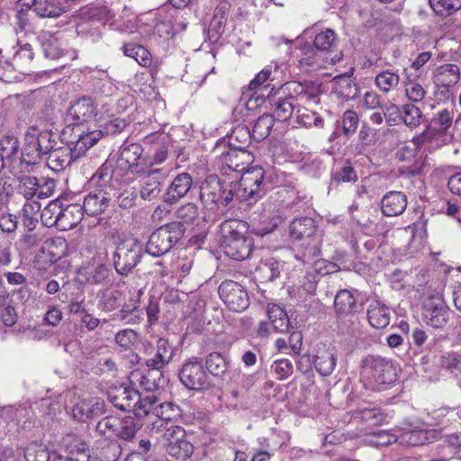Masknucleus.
Here are the masks:
<instances>
[{
	"label": "nucleus",
	"mask_w": 461,
	"mask_h": 461,
	"mask_svg": "<svg viewBox=\"0 0 461 461\" xmlns=\"http://www.w3.org/2000/svg\"><path fill=\"white\" fill-rule=\"evenodd\" d=\"M249 224L241 220L229 219L220 225V246L224 254L235 260L248 258L253 249V239L248 234Z\"/></svg>",
	"instance_id": "f257e3e1"
},
{
	"label": "nucleus",
	"mask_w": 461,
	"mask_h": 461,
	"mask_svg": "<svg viewBox=\"0 0 461 461\" xmlns=\"http://www.w3.org/2000/svg\"><path fill=\"white\" fill-rule=\"evenodd\" d=\"M228 150L222 151V164L236 172H243L253 161V155L247 149L250 143V131L247 127L235 128L229 137Z\"/></svg>",
	"instance_id": "f03ea898"
},
{
	"label": "nucleus",
	"mask_w": 461,
	"mask_h": 461,
	"mask_svg": "<svg viewBox=\"0 0 461 461\" xmlns=\"http://www.w3.org/2000/svg\"><path fill=\"white\" fill-rule=\"evenodd\" d=\"M108 400L117 409L132 411L136 417L149 415L158 401L154 395L141 398L137 390L124 384L110 388Z\"/></svg>",
	"instance_id": "7ed1b4c3"
},
{
	"label": "nucleus",
	"mask_w": 461,
	"mask_h": 461,
	"mask_svg": "<svg viewBox=\"0 0 461 461\" xmlns=\"http://www.w3.org/2000/svg\"><path fill=\"white\" fill-rule=\"evenodd\" d=\"M286 185L289 181L285 173L276 167L266 170L261 167H252L245 171L244 185L251 189L250 194L256 202L275 186Z\"/></svg>",
	"instance_id": "20e7f679"
},
{
	"label": "nucleus",
	"mask_w": 461,
	"mask_h": 461,
	"mask_svg": "<svg viewBox=\"0 0 461 461\" xmlns=\"http://www.w3.org/2000/svg\"><path fill=\"white\" fill-rule=\"evenodd\" d=\"M303 88L294 82H286L277 87L267 101L271 105L274 120L285 122L291 118L296 109L298 95L303 93Z\"/></svg>",
	"instance_id": "39448f33"
},
{
	"label": "nucleus",
	"mask_w": 461,
	"mask_h": 461,
	"mask_svg": "<svg viewBox=\"0 0 461 461\" xmlns=\"http://www.w3.org/2000/svg\"><path fill=\"white\" fill-rule=\"evenodd\" d=\"M141 427L142 424L136 416L119 418L108 415L97 422L95 430L101 436H115L122 440L131 441Z\"/></svg>",
	"instance_id": "423d86ee"
},
{
	"label": "nucleus",
	"mask_w": 461,
	"mask_h": 461,
	"mask_svg": "<svg viewBox=\"0 0 461 461\" xmlns=\"http://www.w3.org/2000/svg\"><path fill=\"white\" fill-rule=\"evenodd\" d=\"M185 231L180 223H167L151 233L146 244V251L153 257L167 253L184 236Z\"/></svg>",
	"instance_id": "0eeeda50"
},
{
	"label": "nucleus",
	"mask_w": 461,
	"mask_h": 461,
	"mask_svg": "<svg viewBox=\"0 0 461 461\" xmlns=\"http://www.w3.org/2000/svg\"><path fill=\"white\" fill-rule=\"evenodd\" d=\"M291 239L303 241L304 256L317 257L321 253V238L317 235V226L313 219L301 217L294 219L289 226Z\"/></svg>",
	"instance_id": "6e6552de"
},
{
	"label": "nucleus",
	"mask_w": 461,
	"mask_h": 461,
	"mask_svg": "<svg viewBox=\"0 0 461 461\" xmlns=\"http://www.w3.org/2000/svg\"><path fill=\"white\" fill-rule=\"evenodd\" d=\"M362 375L378 384H390L396 380L397 371L393 361L379 355H367L361 360Z\"/></svg>",
	"instance_id": "1a4fd4ad"
},
{
	"label": "nucleus",
	"mask_w": 461,
	"mask_h": 461,
	"mask_svg": "<svg viewBox=\"0 0 461 461\" xmlns=\"http://www.w3.org/2000/svg\"><path fill=\"white\" fill-rule=\"evenodd\" d=\"M142 247L134 239H125L118 242L113 254V265L117 274L128 276L140 262Z\"/></svg>",
	"instance_id": "9d476101"
},
{
	"label": "nucleus",
	"mask_w": 461,
	"mask_h": 461,
	"mask_svg": "<svg viewBox=\"0 0 461 461\" xmlns=\"http://www.w3.org/2000/svg\"><path fill=\"white\" fill-rule=\"evenodd\" d=\"M182 384L188 390L203 391L212 385L211 378L203 361L198 357L186 360L178 371Z\"/></svg>",
	"instance_id": "9b49d317"
},
{
	"label": "nucleus",
	"mask_w": 461,
	"mask_h": 461,
	"mask_svg": "<svg viewBox=\"0 0 461 461\" xmlns=\"http://www.w3.org/2000/svg\"><path fill=\"white\" fill-rule=\"evenodd\" d=\"M143 149L138 143L123 144L115 158L118 170L123 176L128 172L135 175L145 174L148 168L147 159L142 158Z\"/></svg>",
	"instance_id": "f8f14e48"
},
{
	"label": "nucleus",
	"mask_w": 461,
	"mask_h": 461,
	"mask_svg": "<svg viewBox=\"0 0 461 461\" xmlns=\"http://www.w3.org/2000/svg\"><path fill=\"white\" fill-rule=\"evenodd\" d=\"M422 319L432 328H444L451 315V311L439 294H432L422 302Z\"/></svg>",
	"instance_id": "ddd939ff"
},
{
	"label": "nucleus",
	"mask_w": 461,
	"mask_h": 461,
	"mask_svg": "<svg viewBox=\"0 0 461 461\" xmlns=\"http://www.w3.org/2000/svg\"><path fill=\"white\" fill-rule=\"evenodd\" d=\"M163 437L167 441V453L176 459L186 460L193 452L194 446L185 438V430L180 426H170L166 429Z\"/></svg>",
	"instance_id": "4468645a"
},
{
	"label": "nucleus",
	"mask_w": 461,
	"mask_h": 461,
	"mask_svg": "<svg viewBox=\"0 0 461 461\" xmlns=\"http://www.w3.org/2000/svg\"><path fill=\"white\" fill-rule=\"evenodd\" d=\"M218 294L225 305L233 312H243L249 305V298L245 288L232 280L223 281Z\"/></svg>",
	"instance_id": "2eb2a0df"
},
{
	"label": "nucleus",
	"mask_w": 461,
	"mask_h": 461,
	"mask_svg": "<svg viewBox=\"0 0 461 461\" xmlns=\"http://www.w3.org/2000/svg\"><path fill=\"white\" fill-rule=\"evenodd\" d=\"M97 115V106L90 96H82L71 103L67 112L66 120L73 124L91 122Z\"/></svg>",
	"instance_id": "dca6fc26"
},
{
	"label": "nucleus",
	"mask_w": 461,
	"mask_h": 461,
	"mask_svg": "<svg viewBox=\"0 0 461 461\" xmlns=\"http://www.w3.org/2000/svg\"><path fill=\"white\" fill-rule=\"evenodd\" d=\"M296 49L300 51L299 65L301 67H309L312 68H321L324 63L330 62L335 64L342 58V54L336 53L333 57H324L323 54L316 48L315 44L309 42H299Z\"/></svg>",
	"instance_id": "f3484780"
},
{
	"label": "nucleus",
	"mask_w": 461,
	"mask_h": 461,
	"mask_svg": "<svg viewBox=\"0 0 461 461\" xmlns=\"http://www.w3.org/2000/svg\"><path fill=\"white\" fill-rule=\"evenodd\" d=\"M140 184V196L144 201H153L160 196L162 183L167 177L163 168H147Z\"/></svg>",
	"instance_id": "a211bd4d"
},
{
	"label": "nucleus",
	"mask_w": 461,
	"mask_h": 461,
	"mask_svg": "<svg viewBox=\"0 0 461 461\" xmlns=\"http://www.w3.org/2000/svg\"><path fill=\"white\" fill-rule=\"evenodd\" d=\"M193 182V177L190 174L185 172L177 174L162 194L161 199L163 203L170 206L176 204L189 193Z\"/></svg>",
	"instance_id": "6ab92c4d"
},
{
	"label": "nucleus",
	"mask_w": 461,
	"mask_h": 461,
	"mask_svg": "<svg viewBox=\"0 0 461 461\" xmlns=\"http://www.w3.org/2000/svg\"><path fill=\"white\" fill-rule=\"evenodd\" d=\"M61 142L57 140V135L50 131H43L39 133L32 148L34 149L23 153V160L28 164H36L37 160L41 158L42 155L50 153Z\"/></svg>",
	"instance_id": "aec40b11"
},
{
	"label": "nucleus",
	"mask_w": 461,
	"mask_h": 461,
	"mask_svg": "<svg viewBox=\"0 0 461 461\" xmlns=\"http://www.w3.org/2000/svg\"><path fill=\"white\" fill-rule=\"evenodd\" d=\"M245 171L243 172L240 181H232L226 183L221 181L220 204L227 206L236 198L239 201H247L249 203H256L254 195L250 194V188L244 185Z\"/></svg>",
	"instance_id": "412c9836"
},
{
	"label": "nucleus",
	"mask_w": 461,
	"mask_h": 461,
	"mask_svg": "<svg viewBox=\"0 0 461 461\" xmlns=\"http://www.w3.org/2000/svg\"><path fill=\"white\" fill-rule=\"evenodd\" d=\"M105 412L106 403L100 398L84 399L77 402L72 408L73 418L81 422L97 418Z\"/></svg>",
	"instance_id": "4be33fe9"
},
{
	"label": "nucleus",
	"mask_w": 461,
	"mask_h": 461,
	"mask_svg": "<svg viewBox=\"0 0 461 461\" xmlns=\"http://www.w3.org/2000/svg\"><path fill=\"white\" fill-rule=\"evenodd\" d=\"M113 196L111 192L99 188L85 197L82 208L87 215H99L113 203Z\"/></svg>",
	"instance_id": "5701e85b"
},
{
	"label": "nucleus",
	"mask_w": 461,
	"mask_h": 461,
	"mask_svg": "<svg viewBox=\"0 0 461 461\" xmlns=\"http://www.w3.org/2000/svg\"><path fill=\"white\" fill-rule=\"evenodd\" d=\"M74 147L68 144H59L48 156L47 164L54 171H62L70 166L73 158H77Z\"/></svg>",
	"instance_id": "b1692460"
},
{
	"label": "nucleus",
	"mask_w": 461,
	"mask_h": 461,
	"mask_svg": "<svg viewBox=\"0 0 461 461\" xmlns=\"http://www.w3.org/2000/svg\"><path fill=\"white\" fill-rule=\"evenodd\" d=\"M122 176L123 174L122 171L118 170L117 165L115 163V158L109 156L105 162L103 163L93 175L92 181H94L99 188L104 189L113 179L118 181L119 178Z\"/></svg>",
	"instance_id": "393cba45"
},
{
	"label": "nucleus",
	"mask_w": 461,
	"mask_h": 461,
	"mask_svg": "<svg viewBox=\"0 0 461 461\" xmlns=\"http://www.w3.org/2000/svg\"><path fill=\"white\" fill-rule=\"evenodd\" d=\"M173 358V348L167 339L159 338L156 343L153 356L145 359L147 367H158L163 369Z\"/></svg>",
	"instance_id": "a878e982"
},
{
	"label": "nucleus",
	"mask_w": 461,
	"mask_h": 461,
	"mask_svg": "<svg viewBox=\"0 0 461 461\" xmlns=\"http://www.w3.org/2000/svg\"><path fill=\"white\" fill-rule=\"evenodd\" d=\"M34 12L44 18H58L70 9L61 0H32Z\"/></svg>",
	"instance_id": "bb28decb"
},
{
	"label": "nucleus",
	"mask_w": 461,
	"mask_h": 461,
	"mask_svg": "<svg viewBox=\"0 0 461 461\" xmlns=\"http://www.w3.org/2000/svg\"><path fill=\"white\" fill-rule=\"evenodd\" d=\"M381 206L385 216H398L406 209L407 197L402 192H389L383 197Z\"/></svg>",
	"instance_id": "cd10ccee"
},
{
	"label": "nucleus",
	"mask_w": 461,
	"mask_h": 461,
	"mask_svg": "<svg viewBox=\"0 0 461 461\" xmlns=\"http://www.w3.org/2000/svg\"><path fill=\"white\" fill-rule=\"evenodd\" d=\"M334 310L339 319L352 316L357 312V300L350 291L342 289L334 298Z\"/></svg>",
	"instance_id": "c85d7f7f"
},
{
	"label": "nucleus",
	"mask_w": 461,
	"mask_h": 461,
	"mask_svg": "<svg viewBox=\"0 0 461 461\" xmlns=\"http://www.w3.org/2000/svg\"><path fill=\"white\" fill-rule=\"evenodd\" d=\"M221 181L217 177H210L203 182L200 189V200L208 207L220 204Z\"/></svg>",
	"instance_id": "c756f323"
},
{
	"label": "nucleus",
	"mask_w": 461,
	"mask_h": 461,
	"mask_svg": "<svg viewBox=\"0 0 461 461\" xmlns=\"http://www.w3.org/2000/svg\"><path fill=\"white\" fill-rule=\"evenodd\" d=\"M132 375L139 376L137 380L140 385L148 392L157 391L165 383L163 371L158 367H148L144 372H136Z\"/></svg>",
	"instance_id": "7c9ffc66"
},
{
	"label": "nucleus",
	"mask_w": 461,
	"mask_h": 461,
	"mask_svg": "<svg viewBox=\"0 0 461 461\" xmlns=\"http://www.w3.org/2000/svg\"><path fill=\"white\" fill-rule=\"evenodd\" d=\"M314 357V366L320 375L328 376L333 373L338 360L334 348H319Z\"/></svg>",
	"instance_id": "2f4dec72"
},
{
	"label": "nucleus",
	"mask_w": 461,
	"mask_h": 461,
	"mask_svg": "<svg viewBox=\"0 0 461 461\" xmlns=\"http://www.w3.org/2000/svg\"><path fill=\"white\" fill-rule=\"evenodd\" d=\"M176 221L171 223H180L182 228L194 227L199 225L201 221L200 210L196 203L189 202L180 205L176 212Z\"/></svg>",
	"instance_id": "473e14b6"
},
{
	"label": "nucleus",
	"mask_w": 461,
	"mask_h": 461,
	"mask_svg": "<svg viewBox=\"0 0 461 461\" xmlns=\"http://www.w3.org/2000/svg\"><path fill=\"white\" fill-rule=\"evenodd\" d=\"M84 212L82 205L79 203H70L66 206L62 203L60 222L58 223V229L68 230L76 227L82 221Z\"/></svg>",
	"instance_id": "72a5a7b5"
},
{
	"label": "nucleus",
	"mask_w": 461,
	"mask_h": 461,
	"mask_svg": "<svg viewBox=\"0 0 461 461\" xmlns=\"http://www.w3.org/2000/svg\"><path fill=\"white\" fill-rule=\"evenodd\" d=\"M68 457L71 461H89L90 450L87 444L80 438L69 436L65 439Z\"/></svg>",
	"instance_id": "f704fd0d"
},
{
	"label": "nucleus",
	"mask_w": 461,
	"mask_h": 461,
	"mask_svg": "<svg viewBox=\"0 0 461 461\" xmlns=\"http://www.w3.org/2000/svg\"><path fill=\"white\" fill-rule=\"evenodd\" d=\"M367 319L372 327L385 328L390 322L389 308L379 301H374L368 306Z\"/></svg>",
	"instance_id": "c9c22d12"
},
{
	"label": "nucleus",
	"mask_w": 461,
	"mask_h": 461,
	"mask_svg": "<svg viewBox=\"0 0 461 461\" xmlns=\"http://www.w3.org/2000/svg\"><path fill=\"white\" fill-rule=\"evenodd\" d=\"M313 43L324 57L331 58L333 57L332 53H339L337 51L339 41L335 32L331 29H326L317 33Z\"/></svg>",
	"instance_id": "e433bc0d"
},
{
	"label": "nucleus",
	"mask_w": 461,
	"mask_h": 461,
	"mask_svg": "<svg viewBox=\"0 0 461 461\" xmlns=\"http://www.w3.org/2000/svg\"><path fill=\"white\" fill-rule=\"evenodd\" d=\"M204 367L209 376L222 378L230 367V361L220 352H212L205 357Z\"/></svg>",
	"instance_id": "4c0bfd02"
},
{
	"label": "nucleus",
	"mask_w": 461,
	"mask_h": 461,
	"mask_svg": "<svg viewBox=\"0 0 461 461\" xmlns=\"http://www.w3.org/2000/svg\"><path fill=\"white\" fill-rule=\"evenodd\" d=\"M272 70L270 68L262 69L253 80L250 81L249 87L257 93H265L267 96L271 95L277 89L276 85L272 84Z\"/></svg>",
	"instance_id": "58836bf2"
},
{
	"label": "nucleus",
	"mask_w": 461,
	"mask_h": 461,
	"mask_svg": "<svg viewBox=\"0 0 461 461\" xmlns=\"http://www.w3.org/2000/svg\"><path fill=\"white\" fill-rule=\"evenodd\" d=\"M122 51L125 56L134 59L141 67L149 68L152 64L150 52L142 45L126 43L122 47Z\"/></svg>",
	"instance_id": "ea45409f"
},
{
	"label": "nucleus",
	"mask_w": 461,
	"mask_h": 461,
	"mask_svg": "<svg viewBox=\"0 0 461 461\" xmlns=\"http://www.w3.org/2000/svg\"><path fill=\"white\" fill-rule=\"evenodd\" d=\"M104 132L100 130H95L87 132H82L77 140L73 142L76 157L83 155L87 149L93 147L102 137Z\"/></svg>",
	"instance_id": "a19ab883"
},
{
	"label": "nucleus",
	"mask_w": 461,
	"mask_h": 461,
	"mask_svg": "<svg viewBox=\"0 0 461 461\" xmlns=\"http://www.w3.org/2000/svg\"><path fill=\"white\" fill-rule=\"evenodd\" d=\"M34 53L31 44L26 43L21 46L20 49L15 52L13 58V62L9 63L8 61H5V65L7 67H12L15 69H18L21 72H25L32 61Z\"/></svg>",
	"instance_id": "79ce46f5"
},
{
	"label": "nucleus",
	"mask_w": 461,
	"mask_h": 461,
	"mask_svg": "<svg viewBox=\"0 0 461 461\" xmlns=\"http://www.w3.org/2000/svg\"><path fill=\"white\" fill-rule=\"evenodd\" d=\"M62 212V202L59 199L50 201L41 212V218L42 223L47 227L58 228L60 222V214Z\"/></svg>",
	"instance_id": "37998d69"
},
{
	"label": "nucleus",
	"mask_w": 461,
	"mask_h": 461,
	"mask_svg": "<svg viewBox=\"0 0 461 461\" xmlns=\"http://www.w3.org/2000/svg\"><path fill=\"white\" fill-rule=\"evenodd\" d=\"M274 122L275 120L270 114L265 113L259 116L250 132V139L253 138L257 141L265 140L270 134Z\"/></svg>",
	"instance_id": "c03bdc74"
},
{
	"label": "nucleus",
	"mask_w": 461,
	"mask_h": 461,
	"mask_svg": "<svg viewBox=\"0 0 461 461\" xmlns=\"http://www.w3.org/2000/svg\"><path fill=\"white\" fill-rule=\"evenodd\" d=\"M154 410L155 415L158 418V420L153 423V429L156 427L158 428V430L159 428L163 426V422L170 421L173 420L176 416L178 415V407L168 402H165L158 406L153 408L151 411Z\"/></svg>",
	"instance_id": "a18cd8bd"
},
{
	"label": "nucleus",
	"mask_w": 461,
	"mask_h": 461,
	"mask_svg": "<svg viewBox=\"0 0 461 461\" xmlns=\"http://www.w3.org/2000/svg\"><path fill=\"white\" fill-rule=\"evenodd\" d=\"M20 150L18 139L14 135H5L0 139V154L7 163H13Z\"/></svg>",
	"instance_id": "49530a36"
},
{
	"label": "nucleus",
	"mask_w": 461,
	"mask_h": 461,
	"mask_svg": "<svg viewBox=\"0 0 461 461\" xmlns=\"http://www.w3.org/2000/svg\"><path fill=\"white\" fill-rule=\"evenodd\" d=\"M438 81L444 86H455L460 78V68L456 64H445L438 68Z\"/></svg>",
	"instance_id": "de8ad7c7"
},
{
	"label": "nucleus",
	"mask_w": 461,
	"mask_h": 461,
	"mask_svg": "<svg viewBox=\"0 0 461 461\" xmlns=\"http://www.w3.org/2000/svg\"><path fill=\"white\" fill-rule=\"evenodd\" d=\"M81 15L84 19L89 22H97L105 24L109 21L113 14L111 11L104 5H91L82 10Z\"/></svg>",
	"instance_id": "09e8293b"
},
{
	"label": "nucleus",
	"mask_w": 461,
	"mask_h": 461,
	"mask_svg": "<svg viewBox=\"0 0 461 461\" xmlns=\"http://www.w3.org/2000/svg\"><path fill=\"white\" fill-rule=\"evenodd\" d=\"M434 13L440 16L451 15L461 9V0H429Z\"/></svg>",
	"instance_id": "8fccbe9b"
},
{
	"label": "nucleus",
	"mask_w": 461,
	"mask_h": 461,
	"mask_svg": "<svg viewBox=\"0 0 461 461\" xmlns=\"http://www.w3.org/2000/svg\"><path fill=\"white\" fill-rule=\"evenodd\" d=\"M39 185L40 181L35 176H23L18 178V192L27 200L38 196Z\"/></svg>",
	"instance_id": "3c124183"
},
{
	"label": "nucleus",
	"mask_w": 461,
	"mask_h": 461,
	"mask_svg": "<svg viewBox=\"0 0 461 461\" xmlns=\"http://www.w3.org/2000/svg\"><path fill=\"white\" fill-rule=\"evenodd\" d=\"M402 119L404 124L411 128H417L420 124L422 113L419 107L413 104H405L401 110Z\"/></svg>",
	"instance_id": "603ef678"
},
{
	"label": "nucleus",
	"mask_w": 461,
	"mask_h": 461,
	"mask_svg": "<svg viewBox=\"0 0 461 461\" xmlns=\"http://www.w3.org/2000/svg\"><path fill=\"white\" fill-rule=\"evenodd\" d=\"M454 118V111L448 109H442L438 111L431 119L430 124L434 127L437 132L446 133L451 127Z\"/></svg>",
	"instance_id": "864d4df0"
},
{
	"label": "nucleus",
	"mask_w": 461,
	"mask_h": 461,
	"mask_svg": "<svg viewBox=\"0 0 461 461\" xmlns=\"http://www.w3.org/2000/svg\"><path fill=\"white\" fill-rule=\"evenodd\" d=\"M331 180L337 184L340 182H356L357 174L349 161H345L331 174Z\"/></svg>",
	"instance_id": "5fc2aeb1"
},
{
	"label": "nucleus",
	"mask_w": 461,
	"mask_h": 461,
	"mask_svg": "<svg viewBox=\"0 0 461 461\" xmlns=\"http://www.w3.org/2000/svg\"><path fill=\"white\" fill-rule=\"evenodd\" d=\"M399 75L389 70L379 73L375 77V85L384 93L394 89L399 85Z\"/></svg>",
	"instance_id": "6e6d98bb"
},
{
	"label": "nucleus",
	"mask_w": 461,
	"mask_h": 461,
	"mask_svg": "<svg viewBox=\"0 0 461 461\" xmlns=\"http://www.w3.org/2000/svg\"><path fill=\"white\" fill-rule=\"evenodd\" d=\"M26 461H50V451L43 445L30 444L25 451Z\"/></svg>",
	"instance_id": "4d7b16f0"
},
{
	"label": "nucleus",
	"mask_w": 461,
	"mask_h": 461,
	"mask_svg": "<svg viewBox=\"0 0 461 461\" xmlns=\"http://www.w3.org/2000/svg\"><path fill=\"white\" fill-rule=\"evenodd\" d=\"M337 93L346 100L354 99L357 94V86L348 77H340L337 80Z\"/></svg>",
	"instance_id": "13d9d810"
},
{
	"label": "nucleus",
	"mask_w": 461,
	"mask_h": 461,
	"mask_svg": "<svg viewBox=\"0 0 461 461\" xmlns=\"http://www.w3.org/2000/svg\"><path fill=\"white\" fill-rule=\"evenodd\" d=\"M113 201L122 209H130L136 205L138 200V194L134 188H128L122 191L116 195L115 193L112 194Z\"/></svg>",
	"instance_id": "bf43d9fd"
},
{
	"label": "nucleus",
	"mask_w": 461,
	"mask_h": 461,
	"mask_svg": "<svg viewBox=\"0 0 461 461\" xmlns=\"http://www.w3.org/2000/svg\"><path fill=\"white\" fill-rule=\"evenodd\" d=\"M121 304V292L119 290L105 291L101 299L100 306L104 312L117 309Z\"/></svg>",
	"instance_id": "052dcab7"
},
{
	"label": "nucleus",
	"mask_w": 461,
	"mask_h": 461,
	"mask_svg": "<svg viewBox=\"0 0 461 461\" xmlns=\"http://www.w3.org/2000/svg\"><path fill=\"white\" fill-rule=\"evenodd\" d=\"M143 292L141 289L131 288L129 289L130 298L129 301L124 303L122 306V309L119 311L117 315H122L125 313H129L131 312H134L140 309V299L142 295Z\"/></svg>",
	"instance_id": "680f3d73"
},
{
	"label": "nucleus",
	"mask_w": 461,
	"mask_h": 461,
	"mask_svg": "<svg viewBox=\"0 0 461 461\" xmlns=\"http://www.w3.org/2000/svg\"><path fill=\"white\" fill-rule=\"evenodd\" d=\"M271 371L276 375L277 379L284 380L293 374L294 366L288 359H278L272 364Z\"/></svg>",
	"instance_id": "e2e57ef3"
},
{
	"label": "nucleus",
	"mask_w": 461,
	"mask_h": 461,
	"mask_svg": "<svg viewBox=\"0 0 461 461\" xmlns=\"http://www.w3.org/2000/svg\"><path fill=\"white\" fill-rule=\"evenodd\" d=\"M401 444L409 446H420L427 442L426 432L423 430H410L402 433L400 437Z\"/></svg>",
	"instance_id": "0e129e2a"
},
{
	"label": "nucleus",
	"mask_w": 461,
	"mask_h": 461,
	"mask_svg": "<svg viewBox=\"0 0 461 461\" xmlns=\"http://www.w3.org/2000/svg\"><path fill=\"white\" fill-rule=\"evenodd\" d=\"M358 116L356 112L352 110H347L343 113L342 117V129L343 132L347 136H350L355 133L358 126Z\"/></svg>",
	"instance_id": "69168bd1"
},
{
	"label": "nucleus",
	"mask_w": 461,
	"mask_h": 461,
	"mask_svg": "<svg viewBox=\"0 0 461 461\" xmlns=\"http://www.w3.org/2000/svg\"><path fill=\"white\" fill-rule=\"evenodd\" d=\"M405 93L408 99L413 103L422 101L426 95L423 86L415 81H409L406 84Z\"/></svg>",
	"instance_id": "338daca9"
},
{
	"label": "nucleus",
	"mask_w": 461,
	"mask_h": 461,
	"mask_svg": "<svg viewBox=\"0 0 461 461\" xmlns=\"http://www.w3.org/2000/svg\"><path fill=\"white\" fill-rule=\"evenodd\" d=\"M122 455L121 445L117 441H111L101 450L103 461H117Z\"/></svg>",
	"instance_id": "774afa93"
}]
</instances>
